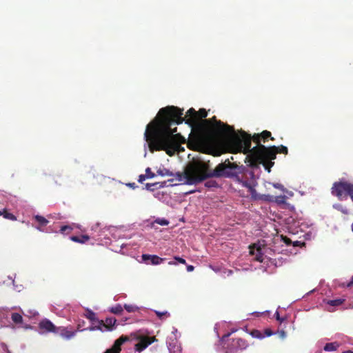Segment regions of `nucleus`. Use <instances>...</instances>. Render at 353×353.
Masks as SVG:
<instances>
[{
  "label": "nucleus",
  "instance_id": "32",
  "mask_svg": "<svg viewBox=\"0 0 353 353\" xmlns=\"http://www.w3.org/2000/svg\"><path fill=\"white\" fill-rule=\"evenodd\" d=\"M207 115H208V113H207L206 110L203 108L200 109L197 112V119L198 118H200V119L205 118L207 117Z\"/></svg>",
  "mask_w": 353,
  "mask_h": 353
},
{
  "label": "nucleus",
  "instance_id": "54",
  "mask_svg": "<svg viewBox=\"0 0 353 353\" xmlns=\"http://www.w3.org/2000/svg\"><path fill=\"white\" fill-rule=\"evenodd\" d=\"M230 159H231V160H234L233 157H231Z\"/></svg>",
  "mask_w": 353,
  "mask_h": 353
},
{
  "label": "nucleus",
  "instance_id": "28",
  "mask_svg": "<svg viewBox=\"0 0 353 353\" xmlns=\"http://www.w3.org/2000/svg\"><path fill=\"white\" fill-rule=\"evenodd\" d=\"M123 307L128 312H134L139 310V307L134 305L125 304Z\"/></svg>",
  "mask_w": 353,
  "mask_h": 353
},
{
  "label": "nucleus",
  "instance_id": "26",
  "mask_svg": "<svg viewBox=\"0 0 353 353\" xmlns=\"http://www.w3.org/2000/svg\"><path fill=\"white\" fill-rule=\"evenodd\" d=\"M157 174L160 176H173L174 174L170 172L169 170L166 169V168H163V169H159L157 170Z\"/></svg>",
  "mask_w": 353,
  "mask_h": 353
},
{
  "label": "nucleus",
  "instance_id": "8",
  "mask_svg": "<svg viewBox=\"0 0 353 353\" xmlns=\"http://www.w3.org/2000/svg\"><path fill=\"white\" fill-rule=\"evenodd\" d=\"M248 347V342L241 338H234L230 339L226 347V353H236L243 351Z\"/></svg>",
  "mask_w": 353,
  "mask_h": 353
},
{
  "label": "nucleus",
  "instance_id": "49",
  "mask_svg": "<svg viewBox=\"0 0 353 353\" xmlns=\"http://www.w3.org/2000/svg\"><path fill=\"white\" fill-rule=\"evenodd\" d=\"M248 172L251 177L254 176V172L252 171H248Z\"/></svg>",
  "mask_w": 353,
  "mask_h": 353
},
{
  "label": "nucleus",
  "instance_id": "11",
  "mask_svg": "<svg viewBox=\"0 0 353 353\" xmlns=\"http://www.w3.org/2000/svg\"><path fill=\"white\" fill-rule=\"evenodd\" d=\"M270 139L272 141L274 140V138L272 137V134L270 131L263 130L261 133H255L252 136V139L257 145H261V141L266 142Z\"/></svg>",
  "mask_w": 353,
  "mask_h": 353
},
{
  "label": "nucleus",
  "instance_id": "14",
  "mask_svg": "<svg viewBox=\"0 0 353 353\" xmlns=\"http://www.w3.org/2000/svg\"><path fill=\"white\" fill-rule=\"evenodd\" d=\"M250 253L255 256L256 261L259 262L263 261V254L261 252V248L260 247H256V245H250Z\"/></svg>",
  "mask_w": 353,
  "mask_h": 353
},
{
  "label": "nucleus",
  "instance_id": "20",
  "mask_svg": "<svg viewBox=\"0 0 353 353\" xmlns=\"http://www.w3.org/2000/svg\"><path fill=\"white\" fill-rule=\"evenodd\" d=\"M339 347V343L338 342L327 343L323 347V350L327 352L335 351L338 349Z\"/></svg>",
  "mask_w": 353,
  "mask_h": 353
},
{
  "label": "nucleus",
  "instance_id": "9",
  "mask_svg": "<svg viewBox=\"0 0 353 353\" xmlns=\"http://www.w3.org/2000/svg\"><path fill=\"white\" fill-rule=\"evenodd\" d=\"M352 183L347 181H339L335 182L332 188V194L337 196L339 199H341L343 194L348 195L351 190Z\"/></svg>",
  "mask_w": 353,
  "mask_h": 353
},
{
  "label": "nucleus",
  "instance_id": "23",
  "mask_svg": "<svg viewBox=\"0 0 353 353\" xmlns=\"http://www.w3.org/2000/svg\"><path fill=\"white\" fill-rule=\"evenodd\" d=\"M123 310V307L120 304H117L110 309V312L114 314H120Z\"/></svg>",
  "mask_w": 353,
  "mask_h": 353
},
{
  "label": "nucleus",
  "instance_id": "53",
  "mask_svg": "<svg viewBox=\"0 0 353 353\" xmlns=\"http://www.w3.org/2000/svg\"><path fill=\"white\" fill-rule=\"evenodd\" d=\"M2 214H3V210L2 211L0 210V215H2Z\"/></svg>",
  "mask_w": 353,
  "mask_h": 353
},
{
  "label": "nucleus",
  "instance_id": "39",
  "mask_svg": "<svg viewBox=\"0 0 353 353\" xmlns=\"http://www.w3.org/2000/svg\"><path fill=\"white\" fill-rule=\"evenodd\" d=\"M352 285H353V276H352L351 280L348 283H347L346 284L344 283L343 284H341V286H343V287L346 286L347 288H350Z\"/></svg>",
  "mask_w": 353,
  "mask_h": 353
},
{
  "label": "nucleus",
  "instance_id": "45",
  "mask_svg": "<svg viewBox=\"0 0 353 353\" xmlns=\"http://www.w3.org/2000/svg\"><path fill=\"white\" fill-rule=\"evenodd\" d=\"M194 269V267L193 265H189L187 266V270L188 272H192Z\"/></svg>",
  "mask_w": 353,
  "mask_h": 353
},
{
  "label": "nucleus",
  "instance_id": "29",
  "mask_svg": "<svg viewBox=\"0 0 353 353\" xmlns=\"http://www.w3.org/2000/svg\"><path fill=\"white\" fill-rule=\"evenodd\" d=\"M250 334L252 337L256 339H263L264 338V335L261 332V331L258 330H253L251 331Z\"/></svg>",
  "mask_w": 353,
  "mask_h": 353
},
{
  "label": "nucleus",
  "instance_id": "5",
  "mask_svg": "<svg viewBox=\"0 0 353 353\" xmlns=\"http://www.w3.org/2000/svg\"><path fill=\"white\" fill-rule=\"evenodd\" d=\"M273 159H269L262 155L260 148L256 145L254 147L252 155H247L245 162L251 167H255L257 164H262L268 172H271V168L274 165Z\"/></svg>",
  "mask_w": 353,
  "mask_h": 353
},
{
  "label": "nucleus",
  "instance_id": "44",
  "mask_svg": "<svg viewBox=\"0 0 353 353\" xmlns=\"http://www.w3.org/2000/svg\"><path fill=\"white\" fill-rule=\"evenodd\" d=\"M348 195L350 196L352 201H353V183H352V188H351V190L349 192Z\"/></svg>",
  "mask_w": 353,
  "mask_h": 353
},
{
  "label": "nucleus",
  "instance_id": "18",
  "mask_svg": "<svg viewBox=\"0 0 353 353\" xmlns=\"http://www.w3.org/2000/svg\"><path fill=\"white\" fill-rule=\"evenodd\" d=\"M85 316L92 323V324L97 323L96 325H98V321H100V320L97 319L96 314L91 310H87Z\"/></svg>",
  "mask_w": 353,
  "mask_h": 353
},
{
  "label": "nucleus",
  "instance_id": "25",
  "mask_svg": "<svg viewBox=\"0 0 353 353\" xmlns=\"http://www.w3.org/2000/svg\"><path fill=\"white\" fill-rule=\"evenodd\" d=\"M334 208L337 210L338 211L341 212L344 214H349V210L345 207L343 206L342 204H335L333 205Z\"/></svg>",
  "mask_w": 353,
  "mask_h": 353
},
{
  "label": "nucleus",
  "instance_id": "21",
  "mask_svg": "<svg viewBox=\"0 0 353 353\" xmlns=\"http://www.w3.org/2000/svg\"><path fill=\"white\" fill-rule=\"evenodd\" d=\"M11 319L16 324L21 323L23 322L22 316L17 312L12 313L11 314Z\"/></svg>",
  "mask_w": 353,
  "mask_h": 353
},
{
  "label": "nucleus",
  "instance_id": "10",
  "mask_svg": "<svg viewBox=\"0 0 353 353\" xmlns=\"http://www.w3.org/2000/svg\"><path fill=\"white\" fill-rule=\"evenodd\" d=\"M116 322L117 320L114 317L106 318L105 321L103 320L98 321V325H95L94 326L90 327V330L92 331L97 330L103 332V328H105L107 331H112L114 328Z\"/></svg>",
  "mask_w": 353,
  "mask_h": 353
},
{
  "label": "nucleus",
  "instance_id": "51",
  "mask_svg": "<svg viewBox=\"0 0 353 353\" xmlns=\"http://www.w3.org/2000/svg\"><path fill=\"white\" fill-rule=\"evenodd\" d=\"M168 264H169V265H175V264H176V263H174V262H173V261H170V262L168 263Z\"/></svg>",
  "mask_w": 353,
  "mask_h": 353
},
{
  "label": "nucleus",
  "instance_id": "2",
  "mask_svg": "<svg viewBox=\"0 0 353 353\" xmlns=\"http://www.w3.org/2000/svg\"><path fill=\"white\" fill-rule=\"evenodd\" d=\"M203 166L205 180L212 177L236 178L239 181L242 183L243 186L248 188H252L250 183L240 180L238 176V174L241 173L245 168L239 166L235 163H231L229 159H226L223 163L218 164L213 170L210 169L208 163L203 161Z\"/></svg>",
  "mask_w": 353,
  "mask_h": 353
},
{
  "label": "nucleus",
  "instance_id": "38",
  "mask_svg": "<svg viewBox=\"0 0 353 353\" xmlns=\"http://www.w3.org/2000/svg\"><path fill=\"white\" fill-rule=\"evenodd\" d=\"M147 178V175L145 174H140L139 176L138 182L142 183Z\"/></svg>",
  "mask_w": 353,
  "mask_h": 353
},
{
  "label": "nucleus",
  "instance_id": "31",
  "mask_svg": "<svg viewBox=\"0 0 353 353\" xmlns=\"http://www.w3.org/2000/svg\"><path fill=\"white\" fill-rule=\"evenodd\" d=\"M205 186L207 188H216L218 187V183L214 180H209L205 182Z\"/></svg>",
  "mask_w": 353,
  "mask_h": 353
},
{
  "label": "nucleus",
  "instance_id": "27",
  "mask_svg": "<svg viewBox=\"0 0 353 353\" xmlns=\"http://www.w3.org/2000/svg\"><path fill=\"white\" fill-rule=\"evenodd\" d=\"M2 215L5 219H10L12 221L17 220V217L12 213L8 212L6 209L3 210V214Z\"/></svg>",
  "mask_w": 353,
  "mask_h": 353
},
{
  "label": "nucleus",
  "instance_id": "7",
  "mask_svg": "<svg viewBox=\"0 0 353 353\" xmlns=\"http://www.w3.org/2000/svg\"><path fill=\"white\" fill-rule=\"evenodd\" d=\"M261 151L262 155L265 156L269 159H275L277 154H287L288 153V149L286 146L281 145L279 146H270L266 147L264 145H258Z\"/></svg>",
  "mask_w": 353,
  "mask_h": 353
},
{
  "label": "nucleus",
  "instance_id": "48",
  "mask_svg": "<svg viewBox=\"0 0 353 353\" xmlns=\"http://www.w3.org/2000/svg\"><path fill=\"white\" fill-rule=\"evenodd\" d=\"M157 183H146L145 187L148 190L150 189L152 186L155 185Z\"/></svg>",
  "mask_w": 353,
  "mask_h": 353
},
{
  "label": "nucleus",
  "instance_id": "47",
  "mask_svg": "<svg viewBox=\"0 0 353 353\" xmlns=\"http://www.w3.org/2000/svg\"><path fill=\"white\" fill-rule=\"evenodd\" d=\"M128 186L134 189L135 188H137V185L134 183H129L127 184Z\"/></svg>",
  "mask_w": 353,
  "mask_h": 353
},
{
  "label": "nucleus",
  "instance_id": "22",
  "mask_svg": "<svg viewBox=\"0 0 353 353\" xmlns=\"http://www.w3.org/2000/svg\"><path fill=\"white\" fill-rule=\"evenodd\" d=\"M344 301H345V299H336L327 301V304L330 306L336 307V306L341 305Z\"/></svg>",
  "mask_w": 353,
  "mask_h": 353
},
{
  "label": "nucleus",
  "instance_id": "17",
  "mask_svg": "<svg viewBox=\"0 0 353 353\" xmlns=\"http://www.w3.org/2000/svg\"><path fill=\"white\" fill-rule=\"evenodd\" d=\"M130 338L128 336L122 335L118 339H117L113 345L112 346L117 352L120 353L121 350V345L126 341H128Z\"/></svg>",
  "mask_w": 353,
  "mask_h": 353
},
{
  "label": "nucleus",
  "instance_id": "30",
  "mask_svg": "<svg viewBox=\"0 0 353 353\" xmlns=\"http://www.w3.org/2000/svg\"><path fill=\"white\" fill-rule=\"evenodd\" d=\"M155 314L160 319H163L165 318L170 316V314L167 311H164V312L155 311Z\"/></svg>",
  "mask_w": 353,
  "mask_h": 353
},
{
  "label": "nucleus",
  "instance_id": "52",
  "mask_svg": "<svg viewBox=\"0 0 353 353\" xmlns=\"http://www.w3.org/2000/svg\"><path fill=\"white\" fill-rule=\"evenodd\" d=\"M351 229H352V231L353 232V223H352Z\"/></svg>",
  "mask_w": 353,
  "mask_h": 353
},
{
  "label": "nucleus",
  "instance_id": "4",
  "mask_svg": "<svg viewBox=\"0 0 353 353\" xmlns=\"http://www.w3.org/2000/svg\"><path fill=\"white\" fill-rule=\"evenodd\" d=\"M230 141L234 145L237 152L252 155L254 148H251L252 136L243 131L241 136L236 135L234 132L230 133Z\"/></svg>",
  "mask_w": 353,
  "mask_h": 353
},
{
  "label": "nucleus",
  "instance_id": "36",
  "mask_svg": "<svg viewBox=\"0 0 353 353\" xmlns=\"http://www.w3.org/2000/svg\"><path fill=\"white\" fill-rule=\"evenodd\" d=\"M155 222L161 225H168L169 224V221L165 219H158Z\"/></svg>",
  "mask_w": 353,
  "mask_h": 353
},
{
  "label": "nucleus",
  "instance_id": "41",
  "mask_svg": "<svg viewBox=\"0 0 353 353\" xmlns=\"http://www.w3.org/2000/svg\"><path fill=\"white\" fill-rule=\"evenodd\" d=\"M174 259L176 261H177L179 263H182V264H185V263H186L185 259H183V258H181L179 256H174Z\"/></svg>",
  "mask_w": 353,
  "mask_h": 353
},
{
  "label": "nucleus",
  "instance_id": "50",
  "mask_svg": "<svg viewBox=\"0 0 353 353\" xmlns=\"http://www.w3.org/2000/svg\"><path fill=\"white\" fill-rule=\"evenodd\" d=\"M342 353H353V352L352 350H347V351L343 352Z\"/></svg>",
  "mask_w": 353,
  "mask_h": 353
},
{
  "label": "nucleus",
  "instance_id": "1",
  "mask_svg": "<svg viewBox=\"0 0 353 353\" xmlns=\"http://www.w3.org/2000/svg\"><path fill=\"white\" fill-rule=\"evenodd\" d=\"M183 110L176 106H167L159 110L157 116L147 125L144 137L150 152L165 151L169 156H172L181 148V144L185 143V139L181 134H174L177 128L172 129V124L179 125L183 121L193 125L197 119V112L190 108L185 119L182 117Z\"/></svg>",
  "mask_w": 353,
  "mask_h": 353
},
{
  "label": "nucleus",
  "instance_id": "6",
  "mask_svg": "<svg viewBox=\"0 0 353 353\" xmlns=\"http://www.w3.org/2000/svg\"><path fill=\"white\" fill-rule=\"evenodd\" d=\"M203 122L205 125L210 128L212 133L216 135L226 136L234 132L233 127L217 121L215 116L212 119H204Z\"/></svg>",
  "mask_w": 353,
  "mask_h": 353
},
{
  "label": "nucleus",
  "instance_id": "24",
  "mask_svg": "<svg viewBox=\"0 0 353 353\" xmlns=\"http://www.w3.org/2000/svg\"><path fill=\"white\" fill-rule=\"evenodd\" d=\"M34 219L41 226H46L49 223V221L45 217L40 215H36Z\"/></svg>",
  "mask_w": 353,
  "mask_h": 353
},
{
  "label": "nucleus",
  "instance_id": "12",
  "mask_svg": "<svg viewBox=\"0 0 353 353\" xmlns=\"http://www.w3.org/2000/svg\"><path fill=\"white\" fill-rule=\"evenodd\" d=\"M39 327L41 330L46 332L57 333L59 330L50 320L45 319L40 321Z\"/></svg>",
  "mask_w": 353,
  "mask_h": 353
},
{
  "label": "nucleus",
  "instance_id": "42",
  "mask_svg": "<svg viewBox=\"0 0 353 353\" xmlns=\"http://www.w3.org/2000/svg\"><path fill=\"white\" fill-rule=\"evenodd\" d=\"M105 353H119L118 352H117L112 347H111L110 348L108 349Z\"/></svg>",
  "mask_w": 353,
  "mask_h": 353
},
{
  "label": "nucleus",
  "instance_id": "19",
  "mask_svg": "<svg viewBox=\"0 0 353 353\" xmlns=\"http://www.w3.org/2000/svg\"><path fill=\"white\" fill-rule=\"evenodd\" d=\"M90 239V236L88 235H81L80 236H70V240L80 243H84L87 242Z\"/></svg>",
  "mask_w": 353,
  "mask_h": 353
},
{
  "label": "nucleus",
  "instance_id": "40",
  "mask_svg": "<svg viewBox=\"0 0 353 353\" xmlns=\"http://www.w3.org/2000/svg\"><path fill=\"white\" fill-rule=\"evenodd\" d=\"M275 317L277 321H280L281 323L285 321V318L280 317L279 313L278 311L275 312Z\"/></svg>",
  "mask_w": 353,
  "mask_h": 353
},
{
  "label": "nucleus",
  "instance_id": "13",
  "mask_svg": "<svg viewBox=\"0 0 353 353\" xmlns=\"http://www.w3.org/2000/svg\"><path fill=\"white\" fill-rule=\"evenodd\" d=\"M154 341H156V338L154 336H143L141 338L140 341L135 345V350L138 352H141L143 350H145L148 345L152 344Z\"/></svg>",
  "mask_w": 353,
  "mask_h": 353
},
{
  "label": "nucleus",
  "instance_id": "16",
  "mask_svg": "<svg viewBox=\"0 0 353 353\" xmlns=\"http://www.w3.org/2000/svg\"><path fill=\"white\" fill-rule=\"evenodd\" d=\"M57 330H59V332L57 334H59L61 337L65 339H70L76 334V331L69 330L66 327H59Z\"/></svg>",
  "mask_w": 353,
  "mask_h": 353
},
{
  "label": "nucleus",
  "instance_id": "15",
  "mask_svg": "<svg viewBox=\"0 0 353 353\" xmlns=\"http://www.w3.org/2000/svg\"><path fill=\"white\" fill-rule=\"evenodd\" d=\"M141 257L144 261H146L147 260H150V263L152 265H159L165 260V259L161 258L157 255H150L146 254H143Z\"/></svg>",
  "mask_w": 353,
  "mask_h": 353
},
{
  "label": "nucleus",
  "instance_id": "33",
  "mask_svg": "<svg viewBox=\"0 0 353 353\" xmlns=\"http://www.w3.org/2000/svg\"><path fill=\"white\" fill-rule=\"evenodd\" d=\"M72 228L69 226V225H63L61 228L60 229V232L62 233V234H64V233H70L71 231H72Z\"/></svg>",
  "mask_w": 353,
  "mask_h": 353
},
{
  "label": "nucleus",
  "instance_id": "35",
  "mask_svg": "<svg viewBox=\"0 0 353 353\" xmlns=\"http://www.w3.org/2000/svg\"><path fill=\"white\" fill-rule=\"evenodd\" d=\"M145 174L147 175L148 179H152L155 176V174L152 172V170L150 168H147L145 169Z\"/></svg>",
  "mask_w": 353,
  "mask_h": 353
},
{
  "label": "nucleus",
  "instance_id": "46",
  "mask_svg": "<svg viewBox=\"0 0 353 353\" xmlns=\"http://www.w3.org/2000/svg\"><path fill=\"white\" fill-rule=\"evenodd\" d=\"M265 332L266 336H270L272 334V332L269 329L265 330Z\"/></svg>",
  "mask_w": 353,
  "mask_h": 353
},
{
  "label": "nucleus",
  "instance_id": "43",
  "mask_svg": "<svg viewBox=\"0 0 353 353\" xmlns=\"http://www.w3.org/2000/svg\"><path fill=\"white\" fill-rule=\"evenodd\" d=\"M283 240L287 245L291 244V240L289 238L285 236L283 238Z\"/></svg>",
  "mask_w": 353,
  "mask_h": 353
},
{
  "label": "nucleus",
  "instance_id": "3",
  "mask_svg": "<svg viewBox=\"0 0 353 353\" xmlns=\"http://www.w3.org/2000/svg\"><path fill=\"white\" fill-rule=\"evenodd\" d=\"M203 171V161H192L186 165L183 172L174 174V179H169L168 181L172 183L176 180L183 184H197L205 181Z\"/></svg>",
  "mask_w": 353,
  "mask_h": 353
},
{
  "label": "nucleus",
  "instance_id": "34",
  "mask_svg": "<svg viewBox=\"0 0 353 353\" xmlns=\"http://www.w3.org/2000/svg\"><path fill=\"white\" fill-rule=\"evenodd\" d=\"M286 196L285 195H280L276 197L275 201L277 203L281 204L285 203Z\"/></svg>",
  "mask_w": 353,
  "mask_h": 353
},
{
  "label": "nucleus",
  "instance_id": "37",
  "mask_svg": "<svg viewBox=\"0 0 353 353\" xmlns=\"http://www.w3.org/2000/svg\"><path fill=\"white\" fill-rule=\"evenodd\" d=\"M272 185H273L275 188H276V189L281 190H282V191H283V192L285 191V188H284V186H283L282 184H281V183H272Z\"/></svg>",
  "mask_w": 353,
  "mask_h": 353
}]
</instances>
